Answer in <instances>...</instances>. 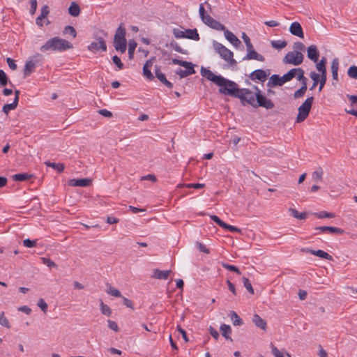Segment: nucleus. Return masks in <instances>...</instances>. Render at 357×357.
<instances>
[{
    "label": "nucleus",
    "instance_id": "f8f14e48",
    "mask_svg": "<svg viewBox=\"0 0 357 357\" xmlns=\"http://www.w3.org/2000/svg\"><path fill=\"white\" fill-rule=\"evenodd\" d=\"M290 33L296 36L303 38L304 37L303 28L299 22H294L291 24L289 27Z\"/></svg>",
    "mask_w": 357,
    "mask_h": 357
},
{
    "label": "nucleus",
    "instance_id": "4468645a",
    "mask_svg": "<svg viewBox=\"0 0 357 357\" xmlns=\"http://www.w3.org/2000/svg\"><path fill=\"white\" fill-rule=\"evenodd\" d=\"M315 230L321 231V232H329L331 234H343L344 231L340 228L331 226H321L314 228Z\"/></svg>",
    "mask_w": 357,
    "mask_h": 357
},
{
    "label": "nucleus",
    "instance_id": "2eb2a0df",
    "mask_svg": "<svg viewBox=\"0 0 357 357\" xmlns=\"http://www.w3.org/2000/svg\"><path fill=\"white\" fill-rule=\"evenodd\" d=\"M91 183V180L89 178H73L69 181V185L74 187H87Z\"/></svg>",
    "mask_w": 357,
    "mask_h": 357
},
{
    "label": "nucleus",
    "instance_id": "9d476101",
    "mask_svg": "<svg viewBox=\"0 0 357 357\" xmlns=\"http://www.w3.org/2000/svg\"><path fill=\"white\" fill-rule=\"evenodd\" d=\"M269 73H266L264 70L257 69L252 72L249 77L252 81L256 82L257 80L264 82L266 80Z\"/></svg>",
    "mask_w": 357,
    "mask_h": 357
},
{
    "label": "nucleus",
    "instance_id": "ddd939ff",
    "mask_svg": "<svg viewBox=\"0 0 357 357\" xmlns=\"http://www.w3.org/2000/svg\"><path fill=\"white\" fill-rule=\"evenodd\" d=\"M224 35L226 39L234 47H238L242 46L241 40L231 31L226 29L225 30Z\"/></svg>",
    "mask_w": 357,
    "mask_h": 357
},
{
    "label": "nucleus",
    "instance_id": "864d4df0",
    "mask_svg": "<svg viewBox=\"0 0 357 357\" xmlns=\"http://www.w3.org/2000/svg\"><path fill=\"white\" fill-rule=\"evenodd\" d=\"M271 352L275 357H284L283 354L273 344H271Z\"/></svg>",
    "mask_w": 357,
    "mask_h": 357
},
{
    "label": "nucleus",
    "instance_id": "6ab92c4d",
    "mask_svg": "<svg viewBox=\"0 0 357 357\" xmlns=\"http://www.w3.org/2000/svg\"><path fill=\"white\" fill-rule=\"evenodd\" d=\"M243 60H257L261 62H264L265 61V57L257 53L255 49L253 50L249 51L247 52L245 56L243 59Z\"/></svg>",
    "mask_w": 357,
    "mask_h": 357
},
{
    "label": "nucleus",
    "instance_id": "680f3d73",
    "mask_svg": "<svg viewBox=\"0 0 357 357\" xmlns=\"http://www.w3.org/2000/svg\"><path fill=\"white\" fill-rule=\"evenodd\" d=\"M15 109V108L14 107V105H13L11 103H10V104H5L3 106L2 112L4 114H8L10 110H13Z\"/></svg>",
    "mask_w": 357,
    "mask_h": 357
},
{
    "label": "nucleus",
    "instance_id": "7c9ffc66",
    "mask_svg": "<svg viewBox=\"0 0 357 357\" xmlns=\"http://www.w3.org/2000/svg\"><path fill=\"white\" fill-rule=\"evenodd\" d=\"M234 326H241L243 324L242 319L234 311H231L229 314Z\"/></svg>",
    "mask_w": 357,
    "mask_h": 357
},
{
    "label": "nucleus",
    "instance_id": "8fccbe9b",
    "mask_svg": "<svg viewBox=\"0 0 357 357\" xmlns=\"http://www.w3.org/2000/svg\"><path fill=\"white\" fill-rule=\"evenodd\" d=\"M42 261L44 264H45L49 268H56L57 265L52 261L50 259L43 257Z\"/></svg>",
    "mask_w": 357,
    "mask_h": 357
},
{
    "label": "nucleus",
    "instance_id": "a19ab883",
    "mask_svg": "<svg viewBox=\"0 0 357 357\" xmlns=\"http://www.w3.org/2000/svg\"><path fill=\"white\" fill-rule=\"evenodd\" d=\"M100 310L103 314L107 317H109L112 314V310L110 307L107 305L104 304V303L102 301H100Z\"/></svg>",
    "mask_w": 357,
    "mask_h": 357
},
{
    "label": "nucleus",
    "instance_id": "423d86ee",
    "mask_svg": "<svg viewBox=\"0 0 357 357\" xmlns=\"http://www.w3.org/2000/svg\"><path fill=\"white\" fill-rule=\"evenodd\" d=\"M314 98L312 96L307 98L303 104L298 107V114L296 117V122L301 123L304 121L309 115Z\"/></svg>",
    "mask_w": 357,
    "mask_h": 357
},
{
    "label": "nucleus",
    "instance_id": "6e6d98bb",
    "mask_svg": "<svg viewBox=\"0 0 357 357\" xmlns=\"http://www.w3.org/2000/svg\"><path fill=\"white\" fill-rule=\"evenodd\" d=\"M173 33L176 38H185V32L180 29H174L173 30Z\"/></svg>",
    "mask_w": 357,
    "mask_h": 357
},
{
    "label": "nucleus",
    "instance_id": "f704fd0d",
    "mask_svg": "<svg viewBox=\"0 0 357 357\" xmlns=\"http://www.w3.org/2000/svg\"><path fill=\"white\" fill-rule=\"evenodd\" d=\"M289 212H290L291 215L295 218H297L299 220H305L307 218V213H305V212L298 213V211H296V209L292 208H289Z\"/></svg>",
    "mask_w": 357,
    "mask_h": 357
},
{
    "label": "nucleus",
    "instance_id": "6e6552de",
    "mask_svg": "<svg viewBox=\"0 0 357 357\" xmlns=\"http://www.w3.org/2000/svg\"><path fill=\"white\" fill-rule=\"evenodd\" d=\"M303 61V55L299 51L289 52L283 59L284 63L293 64L298 66L302 63Z\"/></svg>",
    "mask_w": 357,
    "mask_h": 357
},
{
    "label": "nucleus",
    "instance_id": "2f4dec72",
    "mask_svg": "<svg viewBox=\"0 0 357 357\" xmlns=\"http://www.w3.org/2000/svg\"><path fill=\"white\" fill-rule=\"evenodd\" d=\"M45 165L47 167H50L56 169L59 173L63 172L65 168V165L63 163H55L50 161H46L45 162Z\"/></svg>",
    "mask_w": 357,
    "mask_h": 357
},
{
    "label": "nucleus",
    "instance_id": "9b49d317",
    "mask_svg": "<svg viewBox=\"0 0 357 357\" xmlns=\"http://www.w3.org/2000/svg\"><path fill=\"white\" fill-rule=\"evenodd\" d=\"M301 251L304 252L310 253L313 255H315L324 259H327L329 261L333 260V257L331 255L321 250H314L310 248H302Z\"/></svg>",
    "mask_w": 357,
    "mask_h": 357
},
{
    "label": "nucleus",
    "instance_id": "a211bd4d",
    "mask_svg": "<svg viewBox=\"0 0 357 357\" xmlns=\"http://www.w3.org/2000/svg\"><path fill=\"white\" fill-rule=\"evenodd\" d=\"M155 73L156 77L167 87L171 89L173 86V84L167 79L165 75L160 71V68L158 66H155Z\"/></svg>",
    "mask_w": 357,
    "mask_h": 357
},
{
    "label": "nucleus",
    "instance_id": "4c0bfd02",
    "mask_svg": "<svg viewBox=\"0 0 357 357\" xmlns=\"http://www.w3.org/2000/svg\"><path fill=\"white\" fill-rule=\"evenodd\" d=\"M295 77H296V70H295V68L291 69L286 74L282 75L283 79H284L285 83L289 82V81H290V80H291Z\"/></svg>",
    "mask_w": 357,
    "mask_h": 357
},
{
    "label": "nucleus",
    "instance_id": "72a5a7b5",
    "mask_svg": "<svg viewBox=\"0 0 357 357\" xmlns=\"http://www.w3.org/2000/svg\"><path fill=\"white\" fill-rule=\"evenodd\" d=\"M326 63V57H322V59L320 60V61L316 66L317 70L321 73V75L327 74Z\"/></svg>",
    "mask_w": 357,
    "mask_h": 357
},
{
    "label": "nucleus",
    "instance_id": "0eeeda50",
    "mask_svg": "<svg viewBox=\"0 0 357 357\" xmlns=\"http://www.w3.org/2000/svg\"><path fill=\"white\" fill-rule=\"evenodd\" d=\"M254 89L255 90L256 98L255 107H262L266 109H271L274 107L275 105L272 100L264 96L258 86H255Z\"/></svg>",
    "mask_w": 357,
    "mask_h": 357
},
{
    "label": "nucleus",
    "instance_id": "5fc2aeb1",
    "mask_svg": "<svg viewBox=\"0 0 357 357\" xmlns=\"http://www.w3.org/2000/svg\"><path fill=\"white\" fill-rule=\"evenodd\" d=\"M211 218L220 227L223 228L224 227H225V222L220 220L217 215H211Z\"/></svg>",
    "mask_w": 357,
    "mask_h": 357
},
{
    "label": "nucleus",
    "instance_id": "f03ea898",
    "mask_svg": "<svg viewBox=\"0 0 357 357\" xmlns=\"http://www.w3.org/2000/svg\"><path fill=\"white\" fill-rule=\"evenodd\" d=\"M72 48H73V45L71 43L60 37L55 36L47 40L45 43L40 47V50L42 52L48 51L64 52Z\"/></svg>",
    "mask_w": 357,
    "mask_h": 357
},
{
    "label": "nucleus",
    "instance_id": "e2e57ef3",
    "mask_svg": "<svg viewBox=\"0 0 357 357\" xmlns=\"http://www.w3.org/2000/svg\"><path fill=\"white\" fill-rule=\"evenodd\" d=\"M30 4H31L30 14L31 15H33L35 14L36 9H37V0H31Z\"/></svg>",
    "mask_w": 357,
    "mask_h": 357
},
{
    "label": "nucleus",
    "instance_id": "473e14b6",
    "mask_svg": "<svg viewBox=\"0 0 357 357\" xmlns=\"http://www.w3.org/2000/svg\"><path fill=\"white\" fill-rule=\"evenodd\" d=\"M323 174L324 171L321 167H318L313 173H312V179L315 182H320L323 180Z\"/></svg>",
    "mask_w": 357,
    "mask_h": 357
},
{
    "label": "nucleus",
    "instance_id": "603ef678",
    "mask_svg": "<svg viewBox=\"0 0 357 357\" xmlns=\"http://www.w3.org/2000/svg\"><path fill=\"white\" fill-rule=\"evenodd\" d=\"M112 61H113L114 63H115L116 66L118 67L119 70L123 69V63L121 62V59L118 56L114 55L112 57Z\"/></svg>",
    "mask_w": 357,
    "mask_h": 357
},
{
    "label": "nucleus",
    "instance_id": "de8ad7c7",
    "mask_svg": "<svg viewBox=\"0 0 357 357\" xmlns=\"http://www.w3.org/2000/svg\"><path fill=\"white\" fill-rule=\"evenodd\" d=\"M0 324L7 328H10V325L8 319L4 316V312H2L0 315Z\"/></svg>",
    "mask_w": 357,
    "mask_h": 357
},
{
    "label": "nucleus",
    "instance_id": "e433bc0d",
    "mask_svg": "<svg viewBox=\"0 0 357 357\" xmlns=\"http://www.w3.org/2000/svg\"><path fill=\"white\" fill-rule=\"evenodd\" d=\"M271 46L276 50H281L285 47L287 45V43L285 40H272L271 42Z\"/></svg>",
    "mask_w": 357,
    "mask_h": 357
},
{
    "label": "nucleus",
    "instance_id": "4d7b16f0",
    "mask_svg": "<svg viewBox=\"0 0 357 357\" xmlns=\"http://www.w3.org/2000/svg\"><path fill=\"white\" fill-rule=\"evenodd\" d=\"M171 47L177 52L185 54V51L181 47V46L176 42H171Z\"/></svg>",
    "mask_w": 357,
    "mask_h": 357
},
{
    "label": "nucleus",
    "instance_id": "052dcab7",
    "mask_svg": "<svg viewBox=\"0 0 357 357\" xmlns=\"http://www.w3.org/2000/svg\"><path fill=\"white\" fill-rule=\"evenodd\" d=\"M24 246L26 248H33L36 245V241H32L29 238L24 240L23 241Z\"/></svg>",
    "mask_w": 357,
    "mask_h": 357
},
{
    "label": "nucleus",
    "instance_id": "49530a36",
    "mask_svg": "<svg viewBox=\"0 0 357 357\" xmlns=\"http://www.w3.org/2000/svg\"><path fill=\"white\" fill-rule=\"evenodd\" d=\"M8 82V78L3 70H0V84L5 86Z\"/></svg>",
    "mask_w": 357,
    "mask_h": 357
},
{
    "label": "nucleus",
    "instance_id": "aec40b11",
    "mask_svg": "<svg viewBox=\"0 0 357 357\" xmlns=\"http://www.w3.org/2000/svg\"><path fill=\"white\" fill-rule=\"evenodd\" d=\"M307 57L313 61L314 62H317L319 59V53L317 50V47L314 45H311L307 48Z\"/></svg>",
    "mask_w": 357,
    "mask_h": 357
},
{
    "label": "nucleus",
    "instance_id": "338daca9",
    "mask_svg": "<svg viewBox=\"0 0 357 357\" xmlns=\"http://www.w3.org/2000/svg\"><path fill=\"white\" fill-rule=\"evenodd\" d=\"M121 298L123 299V304L124 305H126L127 307L134 309L133 303L131 300L123 296H122Z\"/></svg>",
    "mask_w": 357,
    "mask_h": 357
},
{
    "label": "nucleus",
    "instance_id": "c756f323",
    "mask_svg": "<svg viewBox=\"0 0 357 357\" xmlns=\"http://www.w3.org/2000/svg\"><path fill=\"white\" fill-rule=\"evenodd\" d=\"M33 176L28 173L14 174L12 178L15 181H24L31 178Z\"/></svg>",
    "mask_w": 357,
    "mask_h": 357
},
{
    "label": "nucleus",
    "instance_id": "3c124183",
    "mask_svg": "<svg viewBox=\"0 0 357 357\" xmlns=\"http://www.w3.org/2000/svg\"><path fill=\"white\" fill-rule=\"evenodd\" d=\"M38 306L41 309L43 312H46L47 310V304L43 298H40L38 301Z\"/></svg>",
    "mask_w": 357,
    "mask_h": 357
},
{
    "label": "nucleus",
    "instance_id": "774afa93",
    "mask_svg": "<svg viewBox=\"0 0 357 357\" xmlns=\"http://www.w3.org/2000/svg\"><path fill=\"white\" fill-rule=\"evenodd\" d=\"M50 13L49 7L47 5H44L40 10V15L41 17H44L45 18L47 17Z\"/></svg>",
    "mask_w": 357,
    "mask_h": 357
},
{
    "label": "nucleus",
    "instance_id": "1a4fd4ad",
    "mask_svg": "<svg viewBox=\"0 0 357 357\" xmlns=\"http://www.w3.org/2000/svg\"><path fill=\"white\" fill-rule=\"evenodd\" d=\"M95 39L96 40L91 42V44L88 46V50L94 53L98 52L99 50H101L102 52H106L107 45L105 38L96 34Z\"/></svg>",
    "mask_w": 357,
    "mask_h": 357
},
{
    "label": "nucleus",
    "instance_id": "37998d69",
    "mask_svg": "<svg viewBox=\"0 0 357 357\" xmlns=\"http://www.w3.org/2000/svg\"><path fill=\"white\" fill-rule=\"evenodd\" d=\"M314 215L318 218H334L335 217V214L334 213H328V212H326V211H320L319 213H315Z\"/></svg>",
    "mask_w": 357,
    "mask_h": 357
},
{
    "label": "nucleus",
    "instance_id": "b1692460",
    "mask_svg": "<svg viewBox=\"0 0 357 357\" xmlns=\"http://www.w3.org/2000/svg\"><path fill=\"white\" fill-rule=\"evenodd\" d=\"M152 65H153V62L151 61V60H148L146 61V63H144V65L143 66L144 75L146 78H148L149 79H151V80L154 78V76L153 75V74L151 73V70H150Z\"/></svg>",
    "mask_w": 357,
    "mask_h": 357
},
{
    "label": "nucleus",
    "instance_id": "ea45409f",
    "mask_svg": "<svg viewBox=\"0 0 357 357\" xmlns=\"http://www.w3.org/2000/svg\"><path fill=\"white\" fill-rule=\"evenodd\" d=\"M222 266L223 268H225V269H227L228 271H230L235 272V273H236L238 275L241 274L239 268L237 266H236L231 265V264L222 262Z\"/></svg>",
    "mask_w": 357,
    "mask_h": 357
},
{
    "label": "nucleus",
    "instance_id": "a878e982",
    "mask_svg": "<svg viewBox=\"0 0 357 357\" xmlns=\"http://www.w3.org/2000/svg\"><path fill=\"white\" fill-rule=\"evenodd\" d=\"M68 13L71 16H78L80 13L79 6L76 2H72L68 8Z\"/></svg>",
    "mask_w": 357,
    "mask_h": 357
},
{
    "label": "nucleus",
    "instance_id": "79ce46f5",
    "mask_svg": "<svg viewBox=\"0 0 357 357\" xmlns=\"http://www.w3.org/2000/svg\"><path fill=\"white\" fill-rule=\"evenodd\" d=\"M107 294L115 296V297H122L121 292L119 289L112 287L111 285H108V288L107 289Z\"/></svg>",
    "mask_w": 357,
    "mask_h": 357
},
{
    "label": "nucleus",
    "instance_id": "c9c22d12",
    "mask_svg": "<svg viewBox=\"0 0 357 357\" xmlns=\"http://www.w3.org/2000/svg\"><path fill=\"white\" fill-rule=\"evenodd\" d=\"M63 34L70 35L73 37V38H75L77 36V31L73 26L68 25L64 27Z\"/></svg>",
    "mask_w": 357,
    "mask_h": 357
},
{
    "label": "nucleus",
    "instance_id": "20e7f679",
    "mask_svg": "<svg viewBox=\"0 0 357 357\" xmlns=\"http://www.w3.org/2000/svg\"><path fill=\"white\" fill-rule=\"evenodd\" d=\"M126 34V29L120 24L114 37V46L116 51H120L121 53H124L127 48Z\"/></svg>",
    "mask_w": 357,
    "mask_h": 357
},
{
    "label": "nucleus",
    "instance_id": "bf43d9fd",
    "mask_svg": "<svg viewBox=\"0 0 357 357\" xmlns=\"http://www.w3.org/2000/svg\"><path fill=\"white\" fill-rule=\"evenodd\" d=\"M295 70H296V77H296V79L298 80L303 79V78L305 77L304 76V73H305L304 70L301 68H295Z\"/></svg>",
    "mask_w": 357,
    "mask_h": 357
},
{
    "label": "nucleus",
    "instance_id": "69168bd1",
    "mask_svg": "<svg viewBox=\"0 0 357 357\" xmlns=\"http://www.w3.org/2000/svg\"><path fill=\"white\" fill-rule=\"evenodd\" d=\"M319 74L315 73V72H311L310 74V78L313 80V82L315 83V84H317L319 83V79H320Z\"/></svg>",
    "mask_w": 357,
    "mask_h": 357
},
{
    "label": "nucleus",
    "instance_id": "5701e85b",
    "mask_svg": "<svg viewBox=\"0 0 357 357\" xmlns=\"http://www.w3.org/2000/svg\"><path fill=\"white\" fill-rule=\"evenodd\" d=\"M171 273V270L161 271L159 269H154L153 277L159 280H167Z\"/></svg>",
    "mask_w": 357,
    "mask_h": 357
},
{
    "label": "nucleus",
    "instance_id": "13d9d810",
    "mask_svg": "<svg viewBox=\"0 0 357 357\" xmlns=\"http://www.w3.org/2000/svg\"><path fill=\"white\" fill-rule=\"evenodd\" d=\"M107 324H108V327L111 330H112L115 332H117L119 331V326L116 321L109 319V320H107Z\"/></svg>",
    "mask_w": 357,
    "mask_h": 357
},
{
    "label": "nucleus",
    "instance_id": "4be33fe9",
    "mask_svg": "<svg viewBox=\"0 0 357 357\" xmlns=\"http://www.w3.org/2000/svg\"><path fill=\"white\" fill-rule=\"evenodd\" d=\"M252 322L257 327L264 331H266L267 326L266 321L262 318H261V317L259 314H255L253 315Z\"/></svg>",
    "mask_w": 357,
    "mask_h": 357
},
{
    "label": "nucleus",
    "instance_id": "c85d7f7f",
    "mask_svg": "<svg viewBox=\"0 0 357 357\" xmlns=\"http://www.w3.org/2000/svg\"><path fill=\"white\" fill-rule=\"evenodd\" d=\"M185 38L194 40H199V35L197 32V30L196 29H186L185 31Z\"/></svg>",
    "mask_w": 357,
    "mask_h": 357
},
{
    "label": "nucleus",
    "instance_id": "c03bdc74",
    "mask_svg": "<svg viewBox=\"0 0 357 357\" xmlns=\"http://www.w3.org/2000/svg\"><path fill=\"white\" fill-rule=\"evenodd\" d=\"M307 90V86H301V87L296 91L294 93V97L295 98H300L304 96Z\"/></svg>",
    "mask_w": 357,
    "mask_h": 357
},
{
    "label": "nucleus",
    "instance_id": "bb28decb",
    "mask_svg": "<svg viewBox=\"0 0 357 357\" xmlns=\"http://www.w3.org/2000/svg\"><path fill=\"white\" fill-rule=\"evenodd\" d=\"M220 331L222 336H224L226 340L232 341V339L230 337V334L231 333V328L230 326L227 324H222L220 326Z\"/></svg>",
    "mask_w": 357,
    "mask_h": 357
},
{
    "label": "nucleus",
    "instance_id": "dca6fc26",
    "mask_svg": "<svg viewBox=\"0 0 357 357\" xmlns=\"http://www.w3.org/2000/svg\"><path fill=\"white\" fill-rule=\"evenodd\" d=\"M285 82L283 79L282 76L280 77L278 75L274 74L271 76V77L267 83V86H268V87L276 86H281Z\"/></svg>",
    "mask_w": 357,
    "mask_h": 357
},
{
    "label": "nucleus",
    "instance_id": "f257e3e1",
    "mask_svg": "<svg viewBox=\"0 0 357 357\" xmlns=\"http://www.w3.org/2000/svg\"><path fill=\"white\" fill-rule=\"evenodd\" d=\"M226 91L225 95L239 98L241 102H245L255 107L256 102L255 93L254 94L248 89H238V84L232 81V85L229 89H224Z\"/></svg>",
    "mask_w": 357,
    "mask_h": 357
},
{
    "label": "nucleus",
    "instance_id": "f3484780",
    "mask_svg": "<svg viewBox=\"0 0 357 357\" xmlns=\"http://www.w3.org/2000/svg\"><path fill=\"white\" fill-rule=\"evenodd\" d=\"M205 24L217 31H223L225 32V30L227 29L223 24L214 20L212 17L208 18Z\"/></svg>",
    "mask_w": 357,
    "mask_h": 357
},
{
    "label": "nucleus",
    "instance_id": "58836bf2",
    "mask_svg": "<svg viewBox=\"0 0 357 357\" xmlns=\"http://www.w3.org/2000/svg\"><path fill=\"white\" fill-rule=\"evenodd\" d=\"M243 283L247 291L251 294H254V289L252 288V284L249 279L245 277H243L242 278Z\"/></svg>",
    "mask_w": 357,
    "mask_h": 357
},
{
    "label": "nucleus",
    "instance_id": "412c9836",
    "mask_svg": "<svg viewBox=\"0 0 357 357\" xmlns=\"http://www.w3.org/2000/svg\"><path fill=\"white\" fill-rule=\"evenodd\" d=\"M36 69V62L33 61V59L30 61H27L25 63L23 73L24 77H26L29 76L32 73L35 71Z\"/></svg>",
    "mask_w": 357,
    "mask_h": 357
},
{
    "label": "nucleus",
    "instance_id": "39448f33",
    "mask_svg": "<svg viewBox=\"0 0 357 357\" xmlns=\"http://www.w3.org/2000/svg\"><path fill=\"white\" fill-rule=\"evenodd\" d=\"M213 47L215 51L219 54L220 57L223 59L225 61L228 62L231 66H234L236 65L237 62L233 58L234 54L231 50H229L222 44L217 41H213Z\"/></svg>",
    "mask_w": 357,
    "mask_h": 357
},
{
    "label": "nucleus",
    "instance_id": "cd10ccee",
    "mask_svg": "<svg viewBox=\"0 0 357 357\" xmlns=\"http://www.w3.org/2000/svg\"><path fill=\"white\" fill-rule=\"evenodd\" d=\"M338 69H339V61L337 59H334L331 63V71L332 76L334 80H338Z\"/></svg>",
    "mask_w": 357,
    "mask_h": 357
},
{
    "label": "nucleus",
    "instance_id": "393cba45",
    "mask_svg": "<svg viewBox=\"0 0 357 357\" xmlns=\"http://www.w3.org/2000/svg\"><path fill=\"white\" fill-rule=\"evenodd\" d=\"M199 13L201 20L204 24L207 22L208 17H211L208 14L209 13H208V10H206L204 3H201L199 5Z\"/></svg>",
    "mask_w": 357,
    "mask_h": 357
},
{
    "label": "nucleus",
    "instance_id": "09e8293b",
    "mask_svg": "<svg viewBox=\"0 0 357 357\" xmlns=\"http://www.w3.org/2000/svg\"><path fill=\"white\" fill-rule=\"evenodd\" d=\"M136 46L137 43L135 42H130L128 46V56L130 59H132L133 57V54L136 48Z\"/></svg>",
    "mask_w": 357,
    "mask_h": 357
},
{
    "label": "nucleus",
    "instance_id": "a18cd8bd",
    "mask_svg": "<svg viewBox=\"0 0 357 357\" xmlns=\"http://www.w3.org/2000/svg\"><path fill=\"white\" fill-rule=\"evenodd\" d=\"M347 74L349 77L357 79V66H350L348 69Z\"/></svg>",
    "mask_w": 357,
    "mask_h": 357
},
{
    "label": "nucleus",
    "instance_id": "7ed1b4c3",
    "mask_svg": "<svg viewBox=\"0 0 357 357\" xmlns=\"http://www.w3.org/2000/svg\"><path fill=\"white\" fill-rule=\"evenodd\" d=\"M201 75L218 86L220 87L218 91L221 94L225 95L226 91L224 89H229L232 85L231 80L227 79L221 75H216L211 70L204 67L201 68Z\"/></svg>",
    "mask_w": 357,
    "mask_h": 357
},
{
    "label": "nucleus",
    "instance_id": "0e129e2a",
    "mask_svg": "<svg viewBox=\"0 0 357 357\" xmlns=\"http://www.w3.org/2000/svg\"><path fill=\"white\" fill-rule=\"evenodd\" d=\"M6 62L11 70H15L17 69V65L15 63V61L13 59L10 57L7 58Z\"/></svg>",
    "mask_w": 357,
    "mask_h": 357
}]
</instances>
